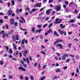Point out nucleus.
<instances>
[{
  "instance_id": "obj_59",
  "label": "nucleus",
  "mask_w": 80,
  "mask_h": 80,
  "mask_svg": "<svg viewBox=\"0 0 80 80\" xmlns=\"http://www.w3.org/2000/svg\"><path fill=\"white\" fill-rule=\"evenodd\" d=\"M24 53L26 54H27V53H28V52H27V51H24Z\"/></svg>"
},
{
  "instance_id": "obj_13",
  "label": "nucleus",
  "mask_w": 80,
  "mask_h": 80,
  "mask_svg": "<svg viewBox=\"0 0 80 80\" xmlns=\"http://www.w3.org/2000/svg\"><path fill=\"white\" fill-rule=\"evenodd\" d=\"M56 46L57 47H59L61 49L62 48V47H63V46L60 44H57Z\"/></svg>"
},
{
  "instance_id": "obj_12",
  "label": "nucleus",
  "mask_w": 80,
  "mask_h": 80,
  "mask_svg": "<svg viewBox=\"0 0 80 80\" xmlns=\"http://www.w3.org/2000/svg\"><path fill=\"white\" fill-rule=\"evenodd\" d=\"M13 47L15 50H17V46L16 45V44H15L14 43H13L12 44Z\"/></svg>"
},
{
  "instance_id": "obj_16",
  "label": "nucleus",
  "mask_w": 80,
  "mask_h": 80,
  "mask_svg": "<svg viewBox=\"0 0 80 80\" xmlns=\"http://www.w3.org/2000/svg\"><path fill=\"white\" fill-rule=\"evenodd\" d=\"M49 33H50V31H48L45 34V36H46V35H48V34Z\"/></svg>"
},
{
  "instance_id": "obj_24",
  "label": "nucleus",
  "mask_w": 80,
  "mask_h": 80,
  "mask_svg": "<svg viewBox=\"0 0 80 80\" xmlns=\"http://www.w3.org/2000/svg\"><path fill=\"white\" fill-rule=\"evenodd\" d=\"M21 43L22 44H24L25 43V39H23L22 40Z\"/></svg>"
},
{
  "instance_id": "obj_39",
  "label": "nucleus",
  "mask_w": 80,
  "mask_h": 80,
  "mask_svg": "<svg viewBox=\"0 0 80 80\" xmlns=\"http://www.w3.org/2000/svg\"><path fill=\"white\" fill-rule=\"evenodd\" d=\"M76 72L78 73H79V70H78V68H77Z\"/></svg>"
},
{
  "instance_id": "obj_25",
  "label": "nucleus",
  "mask_w": 80,
  "mask_h": 80,
  "mask_svg": "<svg viewBox=\"0 0 80 80\" xmlns=\"http://www.w3.org/2000/svg\"><path fill=\"white\" fill-rule=\"evenodd\" d=\"M70 58H69L68 59H67L66 60V61L65 62L66 63H68L70 62Z\"/></svg>"
},
{
  "instance_id": "obj_9",
  "label": "nucleus",
  "mask_w": 80,
  "mask_h": 80,
  "mask_svg": "<svg viewBox=\"0 0 80 80\" xmlns=\"http://www.w3.org/2000/svg\"><path fill=\"white\" fill-rule=\"evenodd\" d=\"M42 29H38V30H36V33H40V32H42Z\"/></svg>"
},
{
  "instance_id": "obj_20",
  "label": "nucleus",
  "mask_w": 80,
  "mask_h": 80,
  "mask_svg": "<svg viewBox=\"0 0 80 80\" xmlns=\"http://www.w3.org/2000/svg\"><path fill=\"white\" fill-rule=\"evenodd\" d=\"M35 28L34 27H32V31L33 33L35 32Z\"/></svg>"
},
{
  "instance_id": "obj_6",
  "label": "nucleus",
  "mask_w": 80,
  "mask_h": 80,
  "mask_svg": "<svg viewBox=\"0 0 80 80\" xmlns=\"http://www.w3.org/2000/svg\"><path fill=\"white\" fill-rule=\"evenodd\" d=\"M19 70H21L22 71H23L24 72H25L26 71V70L25 69L21 67H20L18 68Z\"/></svg>"
},
{
  "instance_id": "obj_58",
  "label": "nucleus",
  "mask_w": 80,
  "mask_h": 80,
  "mask_svg": "<svg viewBox=\"0 0 80 80\" xmlns=\"http://www.w3.org/2000/svg\"><path fill=\"white\" fill-rule=\"evenodd\" d=\"M28 77H26L25 78V80H28Z\"/></svg>"
},
{
  "instance_id": "obj_2",
  "label": "nucleus",
  "mask_w": 80,
  "mask_h": 80,
  "mask_svg": "<svg viewBox=\"0 0 80 80\" xmlns=\"http://www.w3.org/2000/svg\"><path fill=\"white\" fill-rule=\"evenodd\" d=\"M55 9L56 10V12H58L61 10V7L59 5H56L55 7Z\"/></svg>"
},
{
  "instance_id": "obj_4",
  "label": "nucleus",
  "mask_w": 80,
  "mask_h": 80,
  "mask_svg": "<svg viewBox=\"0 0 80 80\" xmlns=\"http://www.w3.org/2000/svg\"><path fill=\"white\" fill-rule=\"evenodd\" d=\"M41 5H42V4L41 3H38L37 4L35 5H34V7H40L41 6Z\"/></svg>"
},
{
  "instance_id": "obj_43",
  "label": "nucleus",
  "mask_w": 80,
  "mask_h": 80,
  "mask_svg": "<svg viewBox=\"0 0 80 80\" xmlns=\"http://www.w3.org/2000/svg\"><path fill=\"white\" fill-rule=\"evenodd\" d=\"M37 62H35L34 65V67H37Z\"/></svg>"
},
{
  "instance_id": "obj_51",
  "label": "nucleus",
  "mask_w": 80,
  "mask_h": 80,
  "mask_svg": "<svg viewBox=\"0 0 80 80\" xmlns=\"http://www.w3.org/2000/svg\"><path fill=\"white\" fill-rule=\"evenodd\" d=\"M74 12L75 13H78V10H75Z\"/></svg>"
},
{
  "instance_id": "obj_10",
  "label": "nucleus",
  "mask_w": 80,
  "mask_h": 80,
  "mask_svg": "<svg viewBox=\"0 0 80 80\" xmlns=\"http://www.w3.org/2000/svg\"><path fill=\"white\" fill-rule=\"evenodd\" d=\"M60 26L61 27L60 28H61V29H63V28H64L65 27V25L63 26V24H62L60 25Z\"/></svg>"
},
{
  "instance_id": "obj_23",
  "label": "nucleus",
  "mask_w": 80,
  "mask_h": 80,
  "mask_svg": "<svg viewBox=\"0 0 80 80\" xmlns=\"http://www.w3.org/2000/svg\"><path fill=\"white\" fill-rule=\"evenodd\" d=\"M13 23L15 26L17 27V25H18V22H15Z\"/></svg>"
},
{
  "instance_id": "obj_42",
  "label": "nucleus",
  "mask_w": 80,
  "mask_h": 80,
  "mask_svg": "<svg viewBox=\"0 0 80 80\" xmlns=\"http://www.w3.org/2000/svg\"><path fill=\"white\" fill-rule=\"evenodd\" d=\"M30 78L31 80H33L34 78H33V76H31Z\"/></svg>"
},
{
  "instance_id": "obj_35",
  "label": "nucleus",
  "mask_w": 80,
  "mask_h": 80,
  "mask_svg": "<svg viewBox=\"0 0 80 80\" xmlns=\"http://www.w3.org/2000/svg\"><path fill=\"white\" fill-rule=\"evenodd\" d=\"M32 12H36V11H37V9H32Z\"/></svg>"
},
{
  "instance_id": "obj_56",
  "label": "nucleus",
  "mask_w": 80,
  "mask_h": 80,
  "mask_svg": "<svg viewBox=\"0 0 80 80\" xmlns=\"http://www.w3.org/2000/svg\"><path fill=\"white\" fill-rule=\"evenodd\" d=\"M71 17H72V16H71V15H69L68 16V18H71Z\"/></svg>"
},
{
  "instance_id": "obj_47",
  "label": "nucleus",
  "mask_w": 80,
  "mask_h": 80,
  "mask_svg": "<svg viewBox=\"0 0 80 80\" xmlns=\"http://www.w3.org/2000/svg\"><path fill=\"white\" fill-rule=\"evenodd\" d=\"M6 28H7V29H8L9 28H8V24H6Z\"/></svg>"
},
{
  "instance_id": "obj_28",
  "label": "nucleus",
  "mask_w": 80,
  "mask_h": 80,
  "mask_svg": "<svg viewBox=\"0 0 80 80\" xmlns=\"http://www.w3.org/2000/svg\"><path fill=\"white\" fill-rule=\"evenodd\" d=\"M44 8H45V7H44V8H41L39 12H42V10H43Z\"/></svg>"
},
{
  "instance_id": "obj_52",
  "label": "nucleus",
  "mask_w": 80,
  "mask_h": 80,
  "mask_svg": "<svg viewBox=\"0 0 80 80\" xmlns=\"http://www.w3.org/2000/svg\"><path fill=\"white\" fill-rule=\"evenodd\" d=\"M64 32H63L62 31H61L60 32V34L61 35H62V34H63Z\"/></svg>"
},
{
  "instance_id": "obj_29",
  "label": "nucleus",
  "mask_w": 80,
  "mask_h": 80,
  "mask_svg": "<svg viewBox=\"0 0 80 80\" xmlns=\"http://www.w3.org/2000/svg\"><path fill=\"white\" fill-rule=\"evenodd\" d=\"M53 25V24L52 23H51L48 26V28H50V27H52V25Z\"/></svg>"
},
{
  "instance_id": "obj_48",
  "label": "nucleus",
  "mask_w": 80,
  "mask_h": 80,
  "mask_svg": "<svg viewBox=\"0 0 80 80\" xmlns=\"http://www.w3.org/2000/svg\"><path fill=\"white\" fill-rule=\"evenodd\" d=\"M21 63L22 64V65H23V64H24V62H23V61L22 60H21Z\"/></svg>"
},
{
  "instance_id": "obj_33",
  "label": "nucleus",
  "mask_w": 80,
  "mask_h": 80,
  "mask_svg": "<svg viewBox=\"0 0 80 80\" xmlns=\"http://www.w3.org/2000/svg\"><path fill=\"white\" fill-rule=\"evenodd\" d=\"M45 78V76H43V78H41L40 80H43Z\"/></svg>"
},
{
  "instance_id": "obj_32",
  "label": "nucleus",
  "mask_w": 80,
  "mask_h": 80,
  "mask_svg": "<svg viewBox=\"0 0 80 80\" xmlns=\"http://www.w3.org/2000/svg\"><path fill=\"white\" fill-rule=\"evenodd\" d=\"M21 18L22 20V21H23V22H25V19H24V18H23V17H21Z\"/></svg>"
},
{
  "instance_id": "obj_31",
  "label": "nucleus",
  "mask_w": 80,
  "mask_h": 80,
  "mask_svg": "<svg viewBox=\"0 0 80 80\" xmlns=\"http://www.w3.org/2000/svg\"><path fill=\"white\" fill-rule=\"evenodd\" d=\"M9 53H13V52L12 50V48H10L9 49Z\"/></svg>"
},
{
  "instance_id": "obj_40",
  "label": "nucleus",
  "mask_w": 80,
  "mask_h": 80,
  "mask_svg": "<svg viewBox=\"0 0 80 80\" xmlns=\"http://www.w3.org/2000/svg\"><path fill=\"white\" fill-rule=\"evenodd\" d=\"M20 30H22L23 31H27L26 29H23L22 28H20Z\"/></svg>"
},
{
  "instance_id": "obj_14",
  "label": "nucleus",
  "mask_w": 80,
  "mask_h": 80,
  "mask_svg": "<svg viewBox=\"0 0 80 80\" xmlns=\"http://www.w3.org/2000/svg\"><path fill=\"white\" fill-rule=\"evenodd\" d=\"M12 11L11 10H9V11H8V15H11L12 14Z\"/></svg>"
},
{
  "instance_id": "obj_44",
  "label": "nucleus",
  "mask_w": 80,
  "mask_h": 80,
  "mask_svg": "<svg viewBox=\"0 0 80 80\" xmlns=\"http://www.w3.org/2000/svg\"><path fill=\"white\" fill-rule=\"evenodd\" d=\"M48 26V24H44L43 26V28H44V27H47Z\"/></svg>"
},
{
  "instance_id": "obj_5",
  "label": "nucleus",
  "mask_w": 80,
  "mask_h": 80,
  "mask_svg": "<svg viewBox=\"0 0 80 80\" xmlns=\"http://www.w3.org/2000/svg\"><path fill=\"white\" fill-rule=\"evenodd\" d=\"M51 10H52V9H50L47 10L46 11V13L47 15H48L50 13V11H51Z\"/></svg>"
},
{
  "instance_id": "obj_7",
  "label": "nucleus",
  "mask_w": 80,
  "mask_h": 80,
  "mask_svg": "<svg viewBox=\"0 0 80 80\" xmlns=\"http://www.w3.org/2000/svg\"><path fill=\"white\" fill-rule=\"evenodd\" d=\"M63 42V41L62 39H58L56 40V42L58 43H59L60 42Z\"/></svg>"
},
{
  "instance_id": "obj_15",
  "label": "nucleus",
  "mask_w": 80,
  "mask_h": 80,
  "mask_svg": "<svg viewBox=\"0 0 80 80\" xmlns=\"http://www.w3.org/2000/svg\"><path fill=\"white\" fill-rule=\"evenodd\" d=\"M75 21H76V19H72L69 21V22L70 23H74Z\"/></svg>"
},
{
  "instance_id": "obj_62",
  "label": "nucleus",
  "mask_w": 80,
  "mask_h": 80,
  "mask_svg": "<svg viewBox=\"0 0 80 80\" xmlns=\"http://www.w3.org/2000/svg\"><path fill=\"white\" fill-rule=\"evenodd\" d=\"M7 5H8V7H10V2H8L7 3Z\"/></svg>"
},
{
  "instance_id": "obj_11",
  "label": "nucleus",
  "mask_w": 80,
  "mask_h": 80,
  "mask_svg": "<svg viewBox=\"0 0 80 80\" xmlns=\"http://www.w3.org/2000/svg\"><path fill=\"white\" fill-rule=\"evenodd\" d=\"M53 35L54 36H57V37H58V36H59V34H58L57 33V32L55 31L54 32Z\"/></svg>"
},
{
  "instance_id": "obj_30",
  "label": "nucleus",
  "mask_w": 80,
  "mask_h": 80,
  "mask_svg": "<svg viewBox=\"0 0 80 80\" xmlns=\"http://www.w3.org/2000/svg\"><path fill=\"white\" fill-rule=\"evenodd\" d=\"M74 40V41H75V42H78V39L77 38H75Z\"/></svg>"
},
{
  "instance_id": "obj_26",
  "label": "nucleus",
  "mask_w": 80,
  "mask_h": 80,
  "mask_svg": "<svg viewBox=\"0 0 80 80\" xmlns=\"http://www.w3.org/2000/svg\"><path fill=\"white\" fill-rule=\"evenodd\" d=\"M49 18H50V17H47L45 19V21H48L49 20Z\"/></svg>"
},
{
  "instance_id": "obj_18",
  "label": "nucleus",
  "mask_w": 80,
  "mask_h": 80,
  "mask_svg": "<svg viewBox=\"0 0 80 80\" xmlns=\"http://www.w3.org/2000/svg\"><path fill=\"white\" fill-rule=\"evenodd\" d=\"M26 60L27 62V64H29V59H28V58H26Z\"/></svg>"
},
{
  "instance_id": "obj_21",
  "label": "nucleus",
  "mask_w": 80,
  "mask_h": 80,
  "mask_svg": "<svg viewBox=\"0 0 80 80\" xmlns=\"http://www.w3.org/2000/svg\"><path fill=\"white\" fill-rule=\"evenodd\" d=\"M41 53H42V54H43V55H45V54H46V53H45V52L42 51H41Z\"/></svg>"
},
{
  "instance_id": "obj_63",
  "label": "nucleus",
  "mask_w": 80,
  "mask_h": 80,
  "mask_svg": "<svg viewBox=\"0 0 80 80\" xmlns=\"http://www.w3.org/2000/svg\"><path fill=\"white\" fill-rule=\"evenodd\" d=\"M54 14H55V11H53L52 13V15H54Z\"/></svg>"
},
{
  "instance_id": "obj_57",
  "label": "nucleus",
  "mask_w": 80,
  "mask_h": 80,
  "mask_svg": "<svg viewBox=\"0 0 80 80\" xmlns=\"http://www.w3.org/2000/svg\"><path fill=\"white\" fill-rule=\"evenodd\" d=\"M63 33H64V35H65V36H66L67 35V32L65 31H64V32Z\"/></svg>"
},
{
  "instance_id": "obj_38",
  "label": "nucleus",
  "mask_w": 80,
  "mask_h": 80,
  "mask_svg": "<svg viewBox=\"0 0 80 80\" xmlns=\"http://www.w3.org/2000/svg\"><path fill=\"white\" fill-rule=\"evenodd\" d=\"M53 0H49L48 2L49 3H52V2Z\"/></svg>"
},
{
  "instance_id": "obj_55",
  "label": "nucleus",
  "mask_w": 80,
  "mask_h": 80,
  "mask_svg": "<svg viewBox=\"0 0 80 80\" xmlns=\"http://www.w3.org/2000/svg\"><path fill=\"white\" fill-rule=\"evenodd\" d=\"M68 47H69L71 48V47H72V43H71L69 44Z\"/></svg>"
},
{
  "instance_id": "obj_19",
  "label": "nucleus",
  "mask_w": 80,
  "mask_h": 80,
  "mask_svg": "<svg viewBox=\"0 0 80 80\" xmlns=\"http://www.w3.org/2000/svg\"><path fill=\"white\" fill-rule=\"evenodd\" d=\"M3 63H4V62H3V61L1 60L0 61V64L1 65H3Z\"/></svg>"
},
{
  "instance_id": "obj_54",
  "label": "nucleus",
  "mask_w": 80,
  "mask_h": 80,
  "mask_svg": "<svg viewBox=\"0 0 80 80\" xmlns=\"http://www.w3.org/2000/svg\"><path fill=\"white\" fill-rule=\"evenodd\" d=\"M3 21L1 19L0 20V23H3Z\"/></svg>"
},
{
  "instance_id": "obj_45",
  "label": "nucleus",
  "mask_w": 80,
  "mask_h": 80,
  "mask_svg": "<svg viewBox=\"0 0 80 80\" xmlns=\"http://www.w3.org/2000/svg\"><path fill=\"white\" fill-rule=\"evenodd\" d=\"M59 78V77H57V76H54V78L55 79H57V78Z\"/></svg>"
},
{
  "instance_id": "obj_34",
  "label": "nucleus",
  "mask_w": 80,
  "mask_h": 80,
  "mask_svg": "<svg viewBox=\"0 0 80 80\" xmlns=\"http://www.w3.org/2000/svg\"><path fill=\"white\" fill-rule=\"evenodd\" d=\"M20 78L21 80H23V76H22V75H21L20 76Z\"/></svg>"
},
{
  "instance_id": "obj_41",
  "label": "nucleus",
  "mask_w": 80,
  "mask_h": 80,
  "mask_svg": "<svg viewBox=\"0 0 80 80\" xmlns=\"http://www.w3.org/2000/svg\"><path fill=\"white\" fill-rule=\"evenodd\" d=\"M19 55H20V57L21 58V57H22V53L21 52H20L19 53Z\"/></svg>"
},
{
  "instance_id": "obj_1",
  "label": "nucleus",
  "mask_w": 80,
  "mask_h": 80,
  "mask_svg": "<svg viewBox=\"0 0 80 80\" xmlns=\"http://www.w3.org/2000/svg\"><path fill=\"white\" fill-rule=\"evenodd\" d=\"M59 20L60 19H59L57 18L55 19L56 22H54L53 23H55V24H58V23H61V22L62 21V20L61 19L60 21Z\"/></svg>"
},
{
  "instance_id": "obj_3",
  "label": "nucleus",
  "mask_w": 80,
  "mask_h": 80,
  "mask_svg": "<svg viewBox=\"0 0 80 80\" xmlns=\"http://www.w3.org/2000/svg\"><path fill=\"white\" fill-rule=\"evenodd\" d=\"M66 57H68V55L67 54H64V55H63V56H62V60H65V59H66Z\"/></svg>"
},
{
  "instance_id": "obj_60",
  "label": "nucleus",
  "mask_w": 80,
  "mask_h": 80,
  "mask_svg": "<svg viewBox=\"0 0 80 80\" xmlns=\"http://www.w3.org/2000/svg\"><path fill=\"white\" fill-rule=\"evenodd\" d=\"M25 15H26V16L28 15V12H26L25 13Z\"/></svg>"
},
{
  "instance_id": "obj_27",
  "label": "nucleus",
  "mask_w": 80,
  "mask_h": 80,
  "mask_svg": "<svg viewBox=\"0 0 80 80\" xmlns=\"http://www.w3.org/2000/svg\"><path fill=\"white\" fill-rule=\"evenodd\" d=\"M11 3L13 5H15V2H14V0H12L11 1Z\"/></svg>"
},
{
  "instance_id": "obj_36",
  "label": "nucleus",
  "mask_w": 80,
  "mask_h": 80,
  "mask_svg": "<svg viewBox=\"0 0 80 80\" xmlns=\"http://www.w3.org/2000/svg\"><path fill=\"white\" fill-rule=\"evenodd\" d=\"M44 43H46V42H48V39H44Z\"/></svg>"
},
{
  "instance_id": "obj_46",
  "label": "nucleus",
  "mask_w": 80,
  "mask_h": 80,
  "mask_svg": "<svg viewBox=\"0 0 80 80\" xmlns=\"http://www.w3.org/2000/svg\"><path fill=\"white\" fill-rule=\"evenodd\" d=\"M37 27H38V28H40L42 26H41V25H39L37 26Z\"/></svg>"
},
{
  "instance_id": "obj_61",
  "label": "nucleus",
  "mask_w": 80,
  "mask_h": 80,
  "mask_svg": "<svg viewBox=\"0 0 80 80\" xmlns=\"http://www.w3.org/2000/svg\"><path fill=\"white\" fill-rule=\"evenodd\" d=\"M19 54V52H18V51H17L16 52V54L17 55Z\"/></svg>"
},
{
  "instance_id": "obj_8",
  "label": "nucleus",
  "mask_w": 80,
  "mask_h": 80,
  "mask_svg": "<svg viewBox=\"0 0 80 80\" xmlns=\"http://www.w3.org/2000/svg\"><path fill=\"white\" fill-rule=\"evenodd\" d=\"M15 21V20H14V19H10V22L11 23V25H13L14 23V22Z\"/></svg>"
},
{
  "instance_id": "obj_37",
  "label": "nucleus",
  "mask_w": 80,
  "mask_h": 80,
  "mask_svg": "<svg viewBox=\"0 0 80 80\" xmlns=\"http://www.w3.org/2000/svg\"><path fill=\"white\" fill-rule=\"evenodd\" d=\"M59 70H60V69H58L56 71V72H61V71H59Z\"/></svg>"
},
{
  "instance_id": "obj_50",
  "label": "nucleus",
  "mask_w": 80,
  "mask_h": 80,
  "mask_svg": "<svg viewBox=\"0 0 80 80\" xmlns=\"http://www.w3.org/2000/svg\"><path fill=\"white\" fill-rule=\"evenodd\" d=\"M65 3L66 5H68V2L67 1H66L65 2Z\"/></svg>"
},
{
  "instance_id": "obj_53",
  "label": "nucleus",
  "mask_w": 80,
  "mask_h": 80,
  "mask_svg": "<svg viewBox=\"0 0 80 80\" xmlns=\"http://www.w3.org/2000/svg\"><path fill=\"white\" fill-rule=\"evenodd\" d=\"M54 58H55V59L56 60H58V58H57V57H54Z\"/></svg>"
},
{
  "instance_id": "obj_17",
  "label": "nucleus",
  "mask_w": 80,
  "mask_h": 80,
  "mask_svg": "<svg viewBox=\"0 0 80 80\" xmlns=\"http://www.w3.org/2000/svg\"><path fill=\"white\" fill-rule=\"evenodd\" d=\"M15 39L16 40H19V38H18V35H17L15 36Z\"/></svg>"
},
{
  "instance_id": "obj_22",
  "label": "nucleus",
  "mask_w": 80,
  "mask_h": 80,
  "mask_svg": "<svg viewBox=\"0 0 80 80\" xmlns=\"http://www.w3.org/2000/svg\"><path fill=\"white\" fill-rule=\"evenodd\" d=\"M29 59L30 60V61H32V60H33V59L32 58V56H29Z\"/></svg>"
},
{
  "instance_id": "obj_49",
  "label": "nucleus",
  "mask_w": 80,
  "mask_h": 80,
  "mask_svg": "<svg viewBox=\"0 0 80 80\" xmlns=\"http://www.w3.org/2000/svg\"><path fill=\"white\" fill-rule=\"evenodd\" d=\"M22 65H23V67H25V68H26V67H27V64H24Z\"/></svg>"
},
{
  "instance_id": "obj_64",
  "label": "nucleus",
  "mask_w": 80,
  "mask_h": 80,
  "mask_svg": "<svg viewBox=\"0 0 80 80\" xmlns=\"http://www.w3.org/2000/svg\"><path fill=\"white\" fill-rule=\"evenodd\" d=\"M4 18L5 19H8V17L7 16H4Z\"/></svg>"
}]
</instances>
